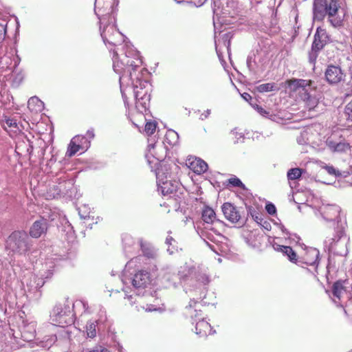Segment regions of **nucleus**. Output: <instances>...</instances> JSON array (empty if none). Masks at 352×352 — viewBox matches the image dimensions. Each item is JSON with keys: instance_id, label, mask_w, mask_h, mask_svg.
I'll return each mask as SVG.
<instances>
[{"instance_id": "f3484780", "label": "nucleus", "mask_w": 352, "mask_h": 352, "mask_svg": "<svg viewBox=\"0 0 352 352\" xmlns=\"http://www.w3.org/2000/svg\"><path fill=\"white\" fill-rule=\"evenodd\" d=\"M213 6V22L215 25L216 20L218 21L220 23H224V20H221V18H224L227 16H231L232 13L228 10V6L227 5L226 8L223 6V3L226 1V0H212Z\"/></svg>"}, {"instance_id": "f257e3e1", "label": "nucleus", "mask_w": 352, "mask_h": 352, "mask_svg": "<svg viewBox=\"0 0 352 352\" xmlns=\"http://www.w3.org/2000/svg\"><path fill=\"white\" fill-rule=\"evenodd\" d=\"M100 31L104 43L110 51L113 50V68L116 73L121 74L129 67L135 68L142 64L139 52L135 50L125 36L118 30L116 25L115 16L110 19L100 18Z\"/></svg>"}, {"instance_id": "79ce46f5", "label": "nucleus", "mask_w": 352, "mask_h": 352, "mask_svg": "<svg viewBox=\"0 0 352 352\" xmlns=\"http://www.w3.org/2000/svg\"><path fill=\"white\" fill-rule=\"evenodd\" d=\"M255 54L250 55L247 58V66L250 71H254L255 69Z\"/></svg>"}, {"instance_id": "c756f323", "label": "nucleus", "mask_w": 352, "mask_h": 352, "mask_svg": "<svg viewBox=\"0 0 352 352\" xmlns=\"http://www.w3.org/2000/svg\"><path fill=\"white\" fill-rule=\"evenodd\" d=\"M142 253L144 256L148 258H156L158 256L157 250H155L153 246L150 245L143 244L142 242L140 243Z\"/></svg>"}, {"instance_id": "338daca9", "label": "nucleus", "mask_w": 352, "mask_h": 352, "mask_svg": "<svg viewBox=\"0 0 352 352\" xmlns=\"http://www.w3.org/2000/svg\"><path fill=\"white\" fill-rule=\"evenodd\" d=\"M215 45H216L217 52V54H219V52H218V50H217V41L215 42Z\"/></svg>"}, {"instance_id": "4c0bfd02", "label": "nucleus", "mask_w": 352, "mask_h": 352, "mask_svg": "<svg viewBox=\"0 0 352 352\" xmlns=\"http://www.w3.org/2000/svg\"><path fill=\"white\" fill-rule=\"evenodd\" d=\"M176 241L175 240L170 236H168L166 239V244L168 246L167 251L170 254H173L177 250V247L175 245Z\"/></svg>"}, {"instance_id": "0eeeda50", "label": "nucleus", "mask_w": 352, "mask_h": 352, "mask_svg": "<svg viewBox=\"0 0 352 352\" xmlns=\"http://www.w3.org/2000/svg\"><path fill=\"white\" fill-rule=\"evenodd\" d=\"M168 170V168L164 166L155 170L158 191L180 204L184 198L185 189L178 182L167 179Z\"/></svg>"}, {"instance_id": "b1692460", "label": "nucleus", "mask_w": 352, "mask_h": 352, "mask_svg": "<svg viewBox=\"0 0 352 352\" xmlns=\"http://www.w3.org/2000/svg\"><path fill=\"white\" fill-rule=\"evenodd\" d=\"M188 164L189 168L198 175L205 173L208 169V164L200 158H195L192 160L189 159Z\"/></svg>"}, {"instance_id": "5fc2aeb1", "label": "nucleus", "mask_w": 352, "mask_h": 352, "mask_svg": "<svg viewBox=\"0 0 352 352\" xmlns=\"http://www.w3.org/2000/svg\"><path fill=\"white\" fill-rule=\"evenodd\" d=\"M85 137L87 138V139L89 140L93 139L94 137V131L93 130H88L87 132V136H85Z\"/></svg>"}, {"instance_id": "e2e57ef3", "label": "nucleus", "mask_w": 352, "mask_h": 352, "mask_svg": "<svg viewBox=\"0 0 352 352\" xmlns=\"http://www.w3.org/2000/svg\"><path fill=\"white\" fill-rule=\"evenodd\" d=\"M67 223H68V225H67L68 232H72V231L73 230V227L69 222H67Z\"/></svg>"}, {"instance_id": "69168bd1", "label": "nucleus", "mask_w": 352, "mask_h": 352, "mask_svg": "<svg viewBox=\"0 0 352 352\" xmlns=\"http://www.w3.org/2000/svg\"><path fill=\"white\" fill-rule=\"evenodd\" d=\"M204 241H205V242L206 243V244L209 246V248H210L211 250H214V248H214V247H213V245H210V244L208 243V241H206V239H204Z\"/></svg>"}, {"instance_id": "7c9ffc66", "label": "nucleus", "mask_w": 352, "mask_h": 352, "mask_svg": "<svg viewBox=\"0 0 352 352\" xmlns=\"http://www.w3.org/2000/svg\"><path fill=\"white\" fill-rule=\"evenodd\" d=\"M80 138H73L69 144L67 151V155L69 157H72L78 151H82V145H79L77 144L78 140Z\"/></svg>"}, {"instance_id": "4d7b16f0", "label": "nucleus", "mask_w": 352, "mask_h": 352, "mask_svg": "<svg viewBox=\"0 0 352 352\" xmlns=\"http://www.w3.org/2000/svg\"><path fill=\"white\" fill-rule=\"evenodd\" d=\"M241 96H242V98H243L245 100H246V101H248V102L249 100H252V96H251L249 94H248V93H243V94H241Z\"/></svg>"}, {"instance_id": "58836bf2", "label": "nucleus", "mask_w": 352, "mask_h": 352, "mask_svg": "<svg viewBox=\"0 0 352 352\" xmlns=\"http://www.w3.org/2000/svg\"><path fill=\"white\" fill-rule=\"evenodd\" d=\"M302 175V169L299 168H291L287 172V177L289 180H294L299 178Z\"/></svg>"}, {"instance_id": "39448f33", "label": "nucleus", "mask_w": 352, "mask_h": 352, "mask_svg": "<svg viewBox=\"0 0 352 352\" xmlns=\"http://www.w3.org/2000/svg\"><path fill=\"white\" fill-rule=\"evenodd\" d=\"M346 12L339 0H315L314 3V17L322 20L328 16L330 23L333 27L342 25Z\"/></svg>"}, {"instance_id": "e433bc0d", "label": "nucleus", "mask_w": 352, "mask_h": 352, "mask_svg": "<svg viewBox=\"0 0 352 352\" xmlns=\"http://www.w3.org/2000/svg\"><path fill=\"white\" fill-rule=\"evenodd\" d=\"M256 89L260 93L269 92L275 89H278L275 83L274 82H268L259 85L256 87Z\"/></svg>"}, {"instance_id": "c03bdc74", "label": "nucleus", "mask_w": 352, "mask_h": 352, "mask_svg": "<svg viewBox=\"0 0 352 352\" xmlns=\"http://www.w3.org/2000/svg\"><path fill=\"white\" fill-rule=\"evenodd\" d=\"M323 168L327 170V172L329 175H335V176L341 175V173L339 172V170H336L332 166H324Z\"/></svg>"}, {"instance_id": "49530a36", "label": "nucleus", "mask_w": 352, "mask_h": 352, "mask_svg": "<svg viewBox=\"0 0 352 352\" xmlns=\"http://www.w3.org/2000/svg\"><path fill=\"white\" fill-rule=\"evenodd\" d=\"M6 24L0 23V41H3L5 38L6 30Z\"/></svg>"}, {"instance_id": "f8f14e48", "label": "nucleus", "mask_w": 352, "mask_h": 352, "mask_svg": "<svg viewBox=\"0 0 352 352\" xmlns=\"http://www.w3.org/2000/svg\"><path fill=\"white\" fill-rule=\"evenodd\" d=\"M145 157L152 170L155 171L157 168H161L164 166L168 168L166 164H161L165 157L164 147L162 144L150 143L148 145Z\"/></svg>"}, {"instance_id": "4468645a", "label": "nucleus", "mask_w": 352, "mask_h": 352, "mask_svg": "<svg viewBox=\"0 0 352 352\" xmlns=\"http://www.w3.org/2000/svg\"><path fill=\"white\" fill-rule=\"evenodd\" d=\"M318 212L322 219L327 222L336 221V225L342 223L340 221V208L336 204H322Z\"/></svg>"}, {"instance_id": "393cba45", "label": "nucleus", "mask_w": 352, "mask_h": 352, "mask_svg": "<svg viewBox=\"0 0 352 352\" xmlns=\"http://www.w3.org/2000/svg\"><path fill=\"white\" fill-rule=\"evenodd\" d=\"M273 247L276 251L280 252L283 253V255L286 256L291 262L295 263H298L297 255L291 247L278 244H274Z\"/></svg>"}, {"instance_id": "2eb2a0df", "label": "nucleus", "mask_w": 352, "mask_h": 352, "mask_svg": "<svg viewBox=\"0 0 352 352\" xmlns=\"http://www.w3.org/2000/svg\"><path fill=\"white\" fill-rule=\"evenodd\" d=\"M327 147L332 152L345 153L348 151L351 146L344 138L337 134H332L326 140Z\"/></svg>"}, {"instance_id": "72a5a7b5", "label": "nucleus", "mask_w": 352, "mask_h": 352, "mask_svg": "<svg viewBox=\"0 0 352 352\" xmlns=\"http://www.w3.org/2000/svg\"><path fill=\"white\" fill-rule=\"evenodd\" d=\"M251 105L262 116H263L265 118H267L273 121H275L276 120V116L275 114H274L272 112H271L270 111H267L256 104H251Z\"/></svg>"}, {"instance_id": "412c9836", "label": "nucleus", "mask_w": 352, "mask_h": 352, "mask_svg": "<svg viewBox=\"0 0 352 352\" xmlns=\"http://www.w3.org/2000/svg\"><path fill=\"white\" fill-rule=\"evenodd\" d=\"M225 217L232 223H238L241 214L237 208L230 203H225L221 207Z\"/></svg>"}, {"instance_id": "6e6552de", "label": "nucleus", "mask_w": 352, "mask_h": 352, "mask_svg": "<svg viewBox=\"0 0 352 352\" xmlns=\"http://www.w3.org/2000/svg\"><path fill=\"white\" fill-rule=\"evenodd\" d=\"M32 245V241L24 230L12 232L5 241L6 250L12 255L26 256L31 252Z\"/></svg>"}, {"instance_id": "9d476101", "label": "nucleus", "mask_w": 352, "mask_h": 352, "mask_svg": "<svg viewBox=\"0 0 352 352\" xmlns=\"http://www.w3.org/2000/svg\"><path fill=\"white\" fill-rule=\"evenodd\" d=\"M200 304L192 299L188 305L186 307V314L189 315L195 321V333L200 337L207 336L212 334V327L210 323L202 316V313L199 309Z\"/></svg>"}, {"instance_id": "f704fd0d", "label": "nucleus", "mask_w": 352, "mask_h": 352, "mask_svg": "<svg viewBox=\"0 0 352 352\" xmlns=\"http://www.w3.org/2000/svg\"><path fill=\"white\" fill-rule=\"evenodd\" d=\"M56 341V336L55 335L45 337L43 340L39 342L38 345L44 349H50Z\"/></svg>"}, {"instance_id": "1a4fd4ad", "label": "nucleus", "mask_w": 352, "mask_h": 352, "mask_svg": "<svg viewBox=\"0 0 352 352\" xmlns=\"http://www.w3.org/2000/svg\"><path fill=\"white\" fill-rule=\"evenodd\" d=\"M349 240L345 233L344 224L338 223V226L335 228V233L333 236H327L324 241V245L330 252L345 256L348 253L347 243Z\"/></svg>"}, {"instance_id": "473e14b6", "label": "nucleus", "mask_w": 352, "mask_h": 352, "mask_svg": "<svg viewBox=\"0 0 352 352\" xmlns=\"http://www.w3.org/2000/svg\"><path fill=\"white\" fill-rule=\"evenodd\" d=\"M97 320H89L86 324V332L89 338H93L96 337L97 333Z\"/></svg>"}, {"instance_id": "7ed1b4c3", "label": "nucleus", "mask_w": 352, "mask_h": 352, "mask_svg": "<svg viewBox=\"0 0 352 352\" xmlns=\"http://www.w3.org/2000/svg\"><path fill=\"white\" fill-rule=\"evenodd\" d=\"M77 313H80V316L89 314L86 301L77 300L72 303V307L68 301L56 304L50 313V320L54 325L64 327L74 322V315Z\"/></svg>"}, {"instance_id": "bf43d9fd", "label": "nucleus", "mask_w": 352, "mask_h": 352, "mask_svg": "<svg viewBox=\"0 0 352 352\" xmlns=\"http://www.w3.org/2000/svg\"><path fill=\"white\" fill-rule=\"evenodd\" d=\"M88 352H109L107 349H96Z\"/></svg>"}, {"instance_id": "6e6d98bb", "label": "nucleus", "mask_w": 352, "mask_h": 352, "mask_svg": "<svg viewBox=\"0 0 352 352\" xmlns=\"http://www.w3.org/2000/svg\"><path fill=\"white\" fill-rule=\"evenodd\" d=\"M224 38H225V46L226 47L228 51L229 52L230 45V41H228V42L226 43V40L229 38V35L227 34H224Z\"/></svg>"}, {"instance_id": "cd10ccee", "label": "nucleus", "mask_w": 352, "mask_h": 352, "mask_svg": "<svg viewBox=\"0 0 352 352\" xmlns=\"http://www.w3.org/2000/svg\"><path fill=\"white\" fill-rule=\"evenodd\" d=\"M202 219L207 224H213L214 223H221V221L216 219L214 211L210 207H206L202 211Z\"/></svg>"}, {"instance_id": "423d86ee", "label": "nucleus", "mask_w": 352, "mask_h": 352, "mask_svg": "<svg viewBox=\"0 0 352 352\" xmlns=\"http://www.w3.org/2000/svg\"><path fill=\"white\" fill-rule=\"evenodd\" d=\"M288 87L296 92L304 102L305 107L311 111L318 104V94L314 82L310 80L293 78L287 81Z\"/></svg>"}, {"instance_id": "5701e85b", "label": "nucleus", "mask_w": 352, "mask_h": 352, "mask_svg": "<svg viewBox=\"0 0 352 352\" xmlns=\"http://www.w3.org/2000/svg\"><path fill=\"white\" fill-rule=\"evenodd\" d=\"M193 276L197 282L204 286L208 285L211 281L208 269L203 265H199L196 267Z\"/></svg>"}, {"instance_id": "052dcab7", "label": "nucleus", "mask_w": 352, "mask_h": 352, "mask_svg": "<svg viewBox=\"0 0 352 352\" xmlns=\"http://www.w3.org/2000/svg\"><path fill=\"white\" fill-rule=\"evenodd\" d=\"M61 192V190L59 187L55 189V192L52 194V197L54 198L56 196L59 195Z\"/></svg>"}, {"instance_id": "aec40b11", "label": "nucleus", "mask_w": 352, "mask_h": 352, "mask_svg": "<svg viewBox=\"0 0 352 352\" xmlns=\"http://www.w3.org/2000/svg\"><path fill=\"white\" fill-rule=\"evenodd\" d=\"M36 327L35 321L23 320L20 329L22 339L25 342L32 341L36 336Z\"/></svg>"}, {"instance_id": "603ef678", "label": "nucleus", "mask_w": 352, "mask_h": 352, "mask_svg": "<svg viewBox=\"0 0 352 352\" xmlns=\"http://www.w3.org/2000/svg\"><path fill=\"white\" fill-rule=\"evenodd\" d=\"M136 309H137L138 311H140L141 309L145 310L146 311H151L153 310H155V309H151L148 305H147V307H144V306H141L140 307H139L138 306H136Z\"/></svg>"}, {"instance_id": "f03ea898", "label": "nucleus", "mask_w": 352, "mask_h": 352, "mask_svg": "<svg viewBox=\"0 0 352 352\" xmlns=\"http://www.w3.org/2000/svg\"><path fill=\"white\" fill-rule=\"evenodd\" d=\"M118 74L120 91L125 105H127L126 92L128 89L132 90L135 100V109L141 114L146 113L148 110L151 91V85L147 80L149 76L148 70L141 65L136 68L129 67V71L125 69Z\"/></svg>"}, {"instance_id": "0e129e2a", "label": "nucleus", "mask_w": 352, "mask_h": 352, "mask_svg": "<svg viewBox=\"0 0 352 352\" xmlns=\"http://www.w3.org/2000/svg\"><path fill=\"white\" fill-rule=\"evenodd\" d=\"M248 212L252 214L253 218H255L256 221L259 219L257 216L254 217V215L252 213V209L250 208H249Z\"/></svg>"}, {"instance_id": "dca6fc26", "label": "nucleus", "mask_w": 352, "mask_h": 352, "mask_svg": "<svg viewBox=\"0 0 352 352\" xmlns=\"http://www.w3.org/2000/svg\"><path fill=\"white\" fill-rule=\"evenodd\" d=\"M54 220L53 217H48V219L45 216L41 217L39 219L35 221L30 228V235L31 237L38 239L45 234L48 226L49 219Z\"/></svg>"}, {"instance_id": "bb28decb", "label": "nucleus", "mask_w": 352, "mask_h": 352, "mask_svg": "<svg viewBox=\"0 0 352 352\" xmlns=\"http://www.w3.org/2000/svg\"><path fill=\"white\" fill-rule=\"evenodd\" d=\"M196 267L190 263H186L182 265L178 271V276L182 280H186L189 276L194 275Z\"/></svg>"}, {"instance_id": "a19ab883", "label": "nucleus", "mask_w": 352, "mask_h": 352, "mask_svg": "<svg viewBox=\"0 0 352 352\" xmlns=\"http://www.w3.org/2000/svg\"><path fill=\"white\" fill-rule=\"evenodd\" d=\"M228 183L234 187H240L243 189H245V185L242 183V182L236 177H232L228 179Z\"/></svg>"}, {"instance_id": "a18cd8bd", "label": "nucleus", "mask_w": 352, "mask_h": 352, "mask_svg": "<svg viewBox=\"0 0 352 352\" xmlns=\"http://www.w3.org/2000/svg\"><path fill=\"white\" fill-rule=\"evenodd\" d=\"M265 210L268 214L273 215L276 212V208L275 206L272 203H268L265 206Z\"/></svg>"}, {"instance_id": "a878e982", "label": "nucleus", "mask_w": 352, "mask_h": 352, "mask_svg": "<svg viewBox=\"0 0 352 352\" xmlns=\"http://www.w3.org/2000/svg\"><path fill=\"white\" fill-rule=\"evenodd\" d=\"M123 248L125 253H131L139 248L140 244L129 234H125L122 237Z\"/></svg>"}, {"instance_id": "3c124183", "label": "nucleus", "mask_w": 352, "mask_h": 352, "mask_svg": "<svg viewBox=\"0 0 352 352\" xmlns=\"http://www.w3.org/2000/svg\"><path fill=\"white\" fill-rule=\"evenodd\" d=\"M210 114V109H207L203 113L201 114L200 119L201 120H204L206 119L207 118H208Z\"/></svg>"}, {"instance_id": "8fccbe9b", "label": "nucleus", "mask_w": 352, "mask_h": 352, "mask_svg": "<svg viewBox=\"0 0 352 352\" xmlns=\"http://www.w3.org/2000/svg\"><path fill=\"white\" fill-rule=\"evenodd\" d=\"M206 0H191V3L197 7L201 6Z\"/></svg>"}, {"instance_id": "ea45409f", "label": "nucleus", "mask_w": 352, "mask_h": 352, "mask_svg": "<svg viewBox=\"0 0 352 352\" xmlns=\"http://www.w3.org/2000/svg\"><path fill=\"white\" fill-rule=\"evenodd\" d=\"M74 138H80L78 140L77 144L79 145H82L83 148H82V151H86L90 146V140L87 139L85 136L83 135H76Z\"/></svg>"}, {"instance_id": "774afa93", "label": "nucleus", "mask_w": 352, "mask_h": 352, "mask_svg": "<svg viewBox=\"0 0 352 352\" xmlns=\"http://www.w3.org/2000/svg\"><path fill=\"white\" fill-rule=\"evenodd\" d=\"M232 134H237L238 133H237L236 131H232Z\"/></svg>"}, {"instance_id": "6ab92c4d", "label": "nucleus", "mask_w": 352, "mask_h": 352, "mask_svg": "<svg viewBox=\"0 0 352 352\" xmlns=\"http://www.w3.org/2000/svg\"><path fill=\"white\" fill-rule=\"evenodd\" d=\"M327 80L331 84H336L343 80L345 74L339 66L329 65L325 71Z\"/></svg>"}, {"instance_id": "680f3d73", "label": "nucleus", "mask_w": 352, "mask_h": 352, "mask_svg": "<svg viewBox=\"0 0 352 352\" xmlns=\"http://www.w3.org/2000/svg\"><path fill=\"white\" fill-rule=\"evenodd\" d=\"M44 282L42 280H39V281L36 283V285L35 286L36 288L41 287L43 285Z\"/></svg>"}, {"instance_id": "c9c22d12", "label": "nucleus", "mask_w": 352, "mask_h": 352, "mask_svg": "<svg viewBox=\"0 0 352 352\" xmlns=\"http://www.w3.org/2000/svg\"><path fill=\"white\" fill-rule=\"evenodd\" d=\"M178 134L173 130H168L165 135V141L169 145H175L178 141Z\"/></svg>"}, {"instance_id": "4be33fe9", "label": "nucleus", "mask_w": 352, "mask_h": 352, "mask_svg": "<svg viewBox=\"0 0 352 352\" xmlns=\"http://www.w3.org/2000/svg\"><path fill=\"white\" fill-rule=\"evenodd\" d=\"M328 40L329 37L326 30L318 28L314 35V40L312 43V50L316 52L320 51L327 44Z\"/></svg>"}, {"instance_id": "09e8293b", "label": "nucleus", "mask_w": 352, "mask_h": 352, "mask_svg": "<svg viewBox=\"0 0 352 352\" xmlns=\"http://www.w3.org/2000/svg\"><path fill=\"white\" fill-rule=\"evenodd\" d=\"M140 258L139 257H135L132 259H131V261H129L125 265V268H130L132 267V265H133V263H136L138 260H140Z\"/></svg>"}, {"instance_id": "2f4dec72", "label": "nucleus", "mask_w": 352, "mask_h": 352, "mask_svg": "<svg viewBox=\"0 0 352 352\" xmlns=\"http://www.w3.org/2000/svg\"><path fill=\"white\" fill-rule=\"evenodd\" d=\"M24 78V74L21 71L17 69L12 72L11 76L12 86L17 87L20 85Z\"/></svg>"}, {"instance_id": "13d9d810", "label": "nucleus", "mask_w": 352, "mask_h": 352, "mask_svg": "<svg viewBox=\"0 0 352 352\" xmlns=\"http://www.w3.org/2000/svg\"><path fill=\"white\" fill-rule=\"evenodd\" d=\"M203 236H206V238L211 241H214V237L211 235L209 233H203Z\"/></svg>"}, {"instance_id": "c85d7f7f", "label": "nucleus", "mask_w": 352, "mask_h": 352, "mask_svg": "<svg viewBox=\"0 0 352 352\" xmlns=\"http://www.w3.org/2000/svg\"><path fill=\"white\" fill-rule=\"evenodd\" d=\"M28 107L30 111L37 113L42 111L43 102L36 96L31 97L28 102Z\"/></svg>"}, {"instance_id": "de8ad7c7", "label": "nucleus", "mask_w": 352, "mask_h": 352, "mask_svg": "<svg viewBox=\"0 0 352 352\" xmlns=\"http://www.w3.org/2000/svg\"><path fill=\"white\" fill-rule=\"evenodd\" d=\"M344 113L349 115V116H350L351 113H352V100L346 105L344 109Z\"/></svg>"}, {"instance_id": "a211bd4d", "label": "nucleus", "mask_w": 352, "mask_h": 352, "mask_svg": "<svg viewBox=\"0 0 352 352\" xmlns=\"http://www.w3.org/2000/svg\"><path fill=\"white\" fill-rule=\"evenodd\" d=\"M319 256L320 252L318 250L314 248H309L305 250L304 255L301 257V260L298 261V262L312 266L316 272Z\"/></svg>"}, {"instance_id": "864d4df0", "label": "nucleus", "mask_w": 352, "mask_h": 352, "mask_svg": "<svg viewBox=\"0 0 352 352\" xmlns=\"http://www.w3.org/2000/svg\"><path fill=\"white\" fill-rule=\"evenodd\" d=\"M6 124L10 127H16V122L12 120V119H8L6 120Z\"/></svg>"}, {"instance_id": "ddd939ff", "label": "nucleus", "mask_w": 352, "mask_h": 352, "mask_svg": "<svg viewBox=\"0 0 352 352\" xmlns=\"http://www.w3.org/2000/svg\"><path fill=\"white\" fill-rule=\"evenodd\" d=\"M117 5V0H96L94 4L95 14L99 20L102 17L110 19L115 16L116 6Z\"/></svg>"}, {"instance_id": "20e7f679", "label": "nucleus", "mask_w": 352, "mask_h": 352, "mask_svg": "<svg viewBox=\"0 0 352 352\" xmlns=\"http://www.w3.org/2000/svg\"><path fill=\"white\" fill-rule=\"evenodd\" d=\"M123 284L122 292L124 293V299L127 300L129 303L132 305L137 302L135 296H144L151 285L152 279L149 272L140 270L132 277H126L123 275L122 278Z\"/></svg>"}, {"instance_id": "37998d69", "label": "nucleus", "mask_w": 352, "mask_h": 352, "mask_svg": "<svg viewBox=\"0 0 352 352\" xmlns=\"http://www.w3.org/2000/svg\"><path fill=\"white\" fill-rule=\"evenodd\" d=\"M156 129V124L154 122H147L145 125V131L148 135L153 134Z\"/></svg>"}, {"instance_id": "9b49d317", "label": "nucleus", "mask_w": 352, "mask_h": 352, "mask_svg": "<svg viewBox=\"0 0 352 352\" xmlns=\"http://www.w3.org/2000/svg\"><path fill=\"white\" fill-rule=\"evenodd\" d=\"M344 282L337 281L333 283L331 292L329 293L332 301L337 305L344 308V313L349 314L351 309L349 308L352 303L351 293L346 291L344 286Z\"/></svg>"}]
</instances>
